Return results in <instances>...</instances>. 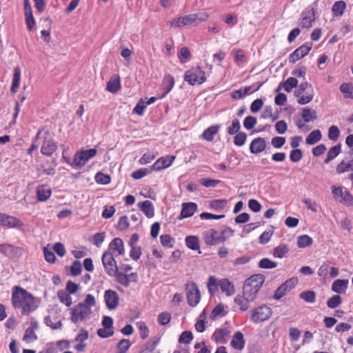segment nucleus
I'll use <instances>...</instances> for the list:
<instances>
[{
	"instance_id": "1",
	"label": "nucleus",
	"mask_w": 353,
	"mask_h": 353,
	"mask_svg": "<svg viewBox=\"0 0 353 353\" xmlns=\"http://www.w3.org/2000/svg\"><path fill=\"white\" fill-rule=\"evenodd\" d=\"M12 304L16 309L21 310L22 315L29 314L39 306V300L20 286H14L12 292Z\"/></svg>"
},
{
	"instance_id": "2",
	"label": "nucleus",
	"mask_w": 353,
	"mask_h": 353,
	"mask_svg": "<svg viewBox=\"0 0 353 353\" xmlns=\"http://www.w3.org/2000/svg\"><path fill=\"white\" fill-rule=\"evenodd\" d=\"M208 15L203 13L190 14L177 18H174L171 22L170 25L173 27L181 28L192 24H198L201 21L207 19Z\"/></svg>"
},
{
	"instance_id": "3",
	"label": "nucleus",
	"mask_w": 353,
	"mask_h": 353,
	"mask_svg": "<svg viewBox=\"0 0 353 353\" xmlns=\"http://www.w3.org/2000/svg\"><path fill=\"white\" fill-rule=\"evenodd\" d=\"M316 0L312 5L307 6L301 13L299 24L303 28H310L312 23L316 20V8L318 4Z\"/></svg>"
},
{
	"instance_id": "4",
	"label": "nucleus",
	"mask_w": 353,
	"mask_h": 353,
	"mask_svg": "<svg viewBox=\"0 0 353 353\" xmlns=\"http://www.w3.org/2000/svg\"><path fill=\"white\" fill-rule=\"evenodd\" d=\"M184 80L191 85L202 84L206 81L205 73L201 67H193L185 72Z\"/></svg>"
},
{
	"instance_id": "5",
	"label": "nucleus",
	"mask_w": 353,
	"mask_h": 353,
	"mask_svg": "<svg viewBox=\"0 0 353 353\" xmlns=\"http://www.w3.org/2000/svg\"><path fill=\"white\" fill-rule=\"evenodd\" d=\"M92 311L85 303H79L72 309L71 321L74 323L84 321L89 318Z\"/></svg>"
},
{
	"instance_id": "6",
	"label": "nucleus",
	"mask_w": 353,
	"mask_h": 353,
	"mask_svg": "<svg viewBox=\"0 0 353 353\" xmlns=\"http://www.w3.org/2000/svg\"><path fill=\"white\" fill-rule=\"evenodd\" d=\"M101 260L107 274L110 276H115L118 270V267L112 253L110 251L104 252Z\"/></svg>"
},
{
	"instance_id": "7",
	"label": "nucleus",
	"mask_w": 353,
	"mask_h": 353,
	"mask_svg": "<svg viewBox=\"0 0 353 353\" xmlns=\"http://www.w3.org/2000/svg\"><path fill=\"white\" fill-rule=\"evenodd\" d=\"M97 153V150L94 148L89 150H82L77 152L73 159V163L75 165L82 167L92 158H93Z\"/></svg>"
},
{
	"instance_id": "8",
	"label": "nucleus",
	"mask_w": 353,
	"mask_h": 353,
	"mask_svg": "<svg viewBox=\"0 0 353 353\" xmlns=\"http://www.w3.org/2000/svg\"><path fill=\"white\" fill-rule=\"evenodd\" d=\"M186 296L190 306L195 307L201 300V294L194 282L188 283L186 286Z\"/></svg>"
},
{
	"instance_id": "9",
	"label": "nucleus",
	"mask_w": 353,
	"mask_h": 353,
	"mask_svg": "<svg viewBox=\"0 0 353 353\" xmlns=\"http://www.w3.org/2000/svg\"><path fill=\"white\" fill-rule=\"evenodd\" d=\"M272 314L271 308L265 305H263L253 310L251 320L255 323L263 322L269 319Z\"/></svg>"
},
{
	"instance_id": "10",
	"label": "nucleus",
	"mask_w": 353,
	"mask_h": 353,
	"mask_svg": "<svg viewBox=\"0 0 353 353\" xmlns=\"http://www.w3.org/2000/svg\"><path fill=\"white\" fill-rule=\"evenodd\" d=\"M57 149V143L53 138L50 136L48 131L44 133L43 143L41 148L42 154L50 157Z\"/></svg>"
},
{
	"instance_id": "11",
	"label": "nucleus",
	"mask_w": 353,
	"mask_h": 353,
	"mask_svg": "<svg viewBox=\"0 0 353 353\" xmlns=\"http://www.w3.org/2000/svg\"><path fill=\"white\" fill-rule=\"evenodd\" d=\"M23 225V222L18 218L0 212V226L8 228H20Z\"/></svg>"
},
{
	"instance_id": "12",
	"label": "nucleus",
	"mask_w": 353,
	"mask_h": 353,
	"mask_svg": "<svg viewBox=\"0 0 353 353\" xmlns=\"http://www.w3.org/2000/svg\"><path fill=\"white\" fill-rule=\"evenodd\" d=\"M298 283L296 278H291L282 283L275 291L274 298L276 300L281 299L288 292L293 289Z\"/></svg>"
},
{
	"instance_id": "13",
	"label": "nucleus",
	"mask_w": 353,
	"mask_h": 353,
	"mask_svg": "<svg viewBox=\"0 0 353 353\" xmlns=\"http://www.w3.org/2000/svg\"><path fill=\"white\" fill-rule=\"evenodd\" d=\"M312 47V43H305L301 45L300 47L296 48L292 53L289 56V62L294 63L296 61L304 57L311 50Z\"/></svg>"
},
{
	"instance_id": "14",
	"label": "nucleus",
	"mask_w": 353,
	"mask_h": 353,
	"mask_svg": "<svg viewBox=\"0 0 353 353\" xmlns=\"http://www.w3.org/2000/svg\"><path fill=\"white\" fill-rule=\"evenodd\" d=\"M203 239L206 245H214L227 240V237L220 236L219 232L214 229H210L203 233Z\"/></svg>"
},
{
	"instance_id": "15",
	"label": "nucleus",
	"mask_w": 353,
	"mask_h": 353,
	"mask_svg": "<svg viewBox=\"0 0 353 353\" xmlns=\"http://www.w3.org/2000/svg\"><path fill=\"white\" fill-rule=\"evenodd\" d=\"M0 252L9 258L19 257L22 255V249L8 243L0 244Z\"/></svg>"
},
{
	"instance_id": "16",
	"label": "nucleus",
	"mask_w": 353,
	"mask_h": 353,
	"mask_svg": "<svg viewBox=\"0 0 353 353\" xmlns=\"http://www.w3.org/2000/svg\"><path fill=\"white\" fill-rule=\"evenodd\" d=\"M104 299L107 307L110 310L115 309L119 304V295L114 290H106L104 293Z\"/></svg>"
},
{
	"instance_id": "17",
	"label": "nucleus",
	"mask_w": 353,
	"mask_h": 353,
	"mask_svg": "<svg viewBox=\"0 0 353 353\" xmlns=\"http://www.w3.org/2000/svg\"><path fill=\"white\" fill-rule=\"evenodd\" d=\"M174 159V156H166L161 157L158 160H157L155 163L152 165V170L155 171H159L163 169L167 168L172 165Z\"/></svg>"
},
{
	"instance_id": "18",
	"label": "nucleus",
	"mask_w": 353,
	"mask_h": 353,
	"mask_svg": "<svg viewBox=\"0 0 353 353\" xmlns=\"http://www.w3.org/2000/svg\"><path fill=\"white\" fill-rule=\"evenodd\" d=\"M196 210V203L193 202L183 203L182 204L181 212L178 217V219L181 220L183 219L190 217L193 216Z\"/></svg>"
},
{
	"instance_id": "19",
	"label": "nucleus",
	"mask_w": 353,
	"mask_h": 353,
	"mask_svg": "<svg viewBox=\"0 0 353 353\" xmlns=\"http://www.w3.org/2000/svg\"><path fill=\"white\" fill-rule=\"evenodd\" d=\"M264 281L265 276L263 274H259L251 276L245 280L244 283L259 292Z\"/></svg>"
},
{
	"instance_id": "20",
	"label": "nucleus",
	"mask_w": 353,
	"mask_h": 353,
	"mask_svg": "<svg viewBox=\"0 0 353 353\" xmlns=\"http://www.w3.org/2000/svg\"><path fill=\"white\" fill-rule=\"evenodd\" d=\"M265 140L261 137L254 139L250 145V150L252 154H259L263 152L266 148Z\"/></svg>"
},
{
	"instance_id": "21",
	"label": "nucleus",
	"mask_w": 353,
	"mask_h": 353,
	"mask_svg": "<svg viewBox=\"0 0 353 353\" xmlns=\"http://www.w3.org/2000/svg\"><path fill=\"white\" fill-rule=\"evenodd\" d=\"M137 205L148 218H152L154 216V208L150 201L146 200L142 202H139Z\"/></svg>"
},
{
	"instance_id": "22",
	"label": "nucleus",
	"mask_w": 353,
	"mask_h": 353,
	"mask_svg": "<svg viewBox=\"0 0 353 353\" xmlns=\"http://www.w3.org/2000/svg\"><path fill=\"white\" fill-rule=\"evenodd\" d=\"M245 344L243 334L241 332H236L233 335V338L230 342L231 346L238 350H242Z\"/></svg>"
},
{
	"instance_id": "23",
	"label": "nucleus",
	"mask_w": 353,
	"mask_h": 353,
	"mask_svg": "<svg viewBox=\"0 0 353 353\" xmlns=\"http://www.w3.org/2000/svg\"><path fill=\"white\" fill-rule=\"evenodd\" d=\"M347 279H336L332 284V290L336 293H344L348 285Z\"/></svg>"
},
{
	"instance_id": "24",
	"label": "nucleus",
	"mask_w": 353,
	"mask_h": 353,
	"mask_svg": "<svg viewBox=\"0 0 353 353\" xmlns=\"http://www.w3.org/2000/svg\"><path fill=\"white\" fill-rule=\"evenodd\" d=\"M174 83H175L174 79L171 74H168L165 75V77L163 78L164 93L161 96H160L159 98L163 99V97H165L172 90V89L173 88V87L174 85Z\"/></svg>"
},
{
	"instance_id": "25",
	"label": "nucleus",
	"mask_w": 353,
	"mask_h": 353,
	"mask_svg": "<svg viewBox=\"0 0 353 353\" xmlns=\"http://www.w3.org/2000/svg\"><path fill=\"white\" fill-rule=\"evenodd\" d=\"M121 89L120 78L118 75L112 77L107 83L106 90L112 93H116Z\"/></svg>"
},
{
	"instance_id": "26",
	"label": "nucleus",
	"mask_w": 353,
	"mask_h": 353,
	"mask_svg": "<svg viewBox=\"0 0 353 353\" xmlns=\"http://www.w3.org/2000/svg\"><path fill=\"white\" fill-rule=\"evenodd\" d=\"M219 286L221 291L225 292L227 296H231L234 293V288L232 283L228 279H223L219 281Z\"/></svg>"
},
{
	"instance_id": "27",
	"label": "nucleus",
	"mask_w": 353,
	"mask_h": 353,
	"mask_svg": "<svg viewBox=\"0 0 353 353\" xmlns=\"http://www.w3.org/2000/svg\"><path fill=\"white\" fill-rule=\"evenodd\" d=\"M51 190L46 185H40L37 189V199L40 201H45L51 196Z\"/></svg>"
},
{
	"instance_id": "28",
	"label": "nucleus",
	"mask_w": 353,
	"mask_h": 353,
	"mask_svg": "<svg viewBox=\"0 0 353 353\" xmlns=\"http://www.w3.org/2000/svg\"><path fill=\"white\" fill-rule=\"evenodd\" d=\"M341 152V143H339L332 147L327 153V157L324 160L325 164L329 163L332 160L335 159Z\"/></svg>"
},
{
	"instance_id": "29",
	"label": "nucleus",
	"mask_w": 353,
	"mask_h": 353,
	"mask_svg": "<svg viewBox=\"0 0 353 353\" xmlns=\"http://www.w3.org/2000/svg\"><path fill=\"white\" fill-rule=\"evenodd\" d=\"M186 246L192 250H199V253L201 252L199 250V239L196 236H188L185 239Z\"/></svg>"
},
{
	"instance_id": "30",
	"label": "nucleus",
	"mask_w": 353,
	"mask_h": 353,
	"mask_svg": "<svg viewBox=\"0 0 353 353\" xmlns=\"http://www.w3.org/2000/svg\"><path fill=\"white\" fill-rule=\"evenodd\" d=\"M109 249L113 250L118 252L119 255L124 254V245L121 239L117 237L114 238L109 244Z\"/></svg>"
},
{
	"instance_id": "31",
	"label": "nucleus",
	"mask_w": 353,
	"mask_h": 353,
	"mask_svg": "<svg viewBox=\"0 0 353 353\" xmlns=\"http://www.w3.org/2000/svg\"><path fill=\"white\" fill-rule=\"evenodd\" d=\"M258 291L254 290L251 287L248 286V285H245L244 283L243 287V299L247 301V302H251L254 300Z\"/></svg>"
},
{
	"instance_id": "32",
	"label": "nucleus",
	"mask_w": 353,
	"mask_h": 353,
	"mask_svg": "<svg viewBox=\"0 0 353 353\" xmlns=\"http://www.w3.org/2000/svg\"><path fill=\"white\" fill-rule=\"evenodd\" d=\"M229 334V331L226 328H219L216 330L212 337L216 343H225V337Z\"/></svg>"
},
{
	"instance_id": "33",
	"label": "nucleus",
	"mask_w": 353,
	"mask_h": 353,
	"mask_svg": "<svg viewBox=\"0 0 353 353\" xmlns=\"http://www.w3.org/2000/svg\"><path fill=\"white\" fill-rule=\"evenodd\" d=\"M301 117L305 123H309L317 119L316 112L307 108H302Z\"/></svg>"
},
{
	"instance_id": "34",
	"label": "nucleus",
	"mask_w": 353,
	"mask_h": 353,
	"mask_svg": "<svg viewBox=\"0 0 353 353\" xmlns=\"http://www.w3.org/2000/svg\"><path fill=\"white\" fill-rule=\"evenodd\" d=\"M345 8V2L343 1H338L333 4L332 7V12H333L334 16L341 17L343 14Z\"/></svg>"
},
{
	"instance_id": "35",
	"label": "nucleus",
	"mask_w": 353,
	"mask_h": 353,
	"mask_svg": "<svg viewBox=\"0 0 353 353\" xmlns=\"http://www.w3.org/2000/svg\"><path fill=\"white\" fill-rule=\"evenodd\" d=\"M322 134L319 130L312 131L306 137L305 142L308 145H314L321 139Z\"/></svg>"
},
{
	"instance_id": "36",
	"label": "nucleus",
	"mask_w": 353,
	"mask_h": 353,
	"mask_svg": "<svg viewBox=\"0 0 353 353\" xmlns=\"http://www.w3.org/2000/svg\"><path fill=\"white\" fill-rule=\"evenodd\" d=\"M20 78H21V70L19 67H16L14 70L13 79H12L11 88H10V92L12 94L16 93L17 90L19 88Z\"/></svg>"
},
{
	"instance_id": "37",
	"label": "nucleus",
	"mask_w": 353,
	"mask_h": 353,
	"mask_svg": "<svg viewBox=\"0 0 353 353\" xmlns=\"http://www.w3.org/2000/svg\"><path fill=\"white\" fill-rule=\"evenodd\" d=\"M219 129V125H212V126L209 127L208 128L205 130L204 132H203V134H202L203 138L208 141H212L213 138H214V135H215L218 132Z\"/></svg>"
},
{
	"instance_id": "38",
	"label": "nucleus",
	"mask_w": 353,
	"mask_h": 353,
	"mask_svg": "<svg viewBox=\"0 0 353 353\" xmlns=\"http://www.w3.org/2000/svg\"><path fill=\"white\" fill-rule=\"evenodd\" d=\"M57 296L60 302L64 303L67 307H70L72 305V298L70 296V294H68L65 291L63 290H59L57 292Z\"/></svg>"
},
{
	"instance_id": "39",
	"label": "nucleus",
	"mask_w": 353,
	"mask_h": 353,
	"mask_svg": "<svg viewBox=\"0 0 353 353\" xmlns=\"http://www.w3.org/2000/svg\"><path fill=\"white\" fill-rule=\"evenodd\" d=\"M226 315V312L224 310L223 304L217 305L212 311L210 314V319L211 320H215L218 316H224Z\"/></svg>"
},
{
	"instance_id": "40",
	"label": "nucleus",
	"mask_w": 353,
	"mask_h": 353,
	"mask_svg": "<svg viewBox=\"0 0 353 353\" xmlns=\"http://www.w3.org/2000/svg\"><path fill=\"white\" fill-rule=\"evenodd\" d=\"M349 170H353V159L347 163L344 161H342L336 167V172L338 174H342Z\"/></svg>"
},
{
	"instance_id": "41",
	"label": "nucleus",
	"mask_w": 353,
	"mask_h": 353,
	"mask_svg": "<svg viewBox=\"0 0 353 353\" xmlns=\"http://www.w3.org/2000/svg\"><path fill=\"white\" fill-rule=\"evenodd\" d=\"M312 243V239L307 234L301 235L299 236L297 239V246L301 248L308 247L311 245Z\"/></svg>"
},
{
	"instance_id": "42",
	"label": "nucleus",
	"mask_w": 353,
	"mask_h": 353,
	"mask_svg": "<svg viewBox=\"0 0 353 353\" xmlns=\"http://www.w3.org/2000/svg\"><path fill=\"white\" fill-rule=\"evenodd\" d=\"M340 91L345 94V99H353V85L352 83H342L340 85Z\"/></svg>"
},
{
	"instance_id": "43",
	"label": "nucleus",
	"mask_w": 353,
	"mask_h": 353,
	"mask_svg": "<svg viewBox=\"0 0 353 353\" xmlns=\"http://www.w3.org/2000/svg\"><path fill=\"white\" fill-rule=\"evenodd\" d=\"M289 252L287 245L281 244L273 250V256L276 258H283Z\"/></svg>"
},
{
	"instance_id": "44",
	"label": "nucleus",
	"mask_w": 353,
	"mask_h": 353,
	"mask_svg": "<svg viewBox=\"0 0 353 353\" xmlns=\"http://www.w3.org/2000/svg\"><path fill=\"white\" fill-rule=\"evenodd\" d=\"M159 341V339L148 341L142 347L140 353H151L156 348Z\"/></svg>"
},
{
	"instance_id": "45",
	"label": "nucleus",
	"mask_w": 353,
	"mask_h": 353,
	"mask_svg": "<svg viewBox=\"0 0 353 353\" xmlns=\"http://www.w3.org/2000/svg\"><path fill=\"white\" fill-rule=\"evenodd\" d=\"M342 303L341 297L339 294L333 295L327 301V306L330 309H334L339 307Z\"/></svg>"
},
{
	"instance_id": "46",
	"label": "nucleus",
	"mask_w": 353,
	"mask_h": 353,
	"mask_svg": "<svg viewBox=\"0 0 353 353\" xmlns=\"http://www.w3.org/2000/svg\"><path fill=\"white\" fill-rule=\"evenodd\" d=\"M299 296L309 303H313L316 300V294L312 290L304 291L299 294Z\"/></svg>"
},
{
	"instance_id": "47",
	"label": "nucleus",
	"mask_w": 353,
	"mask_h": 353,
	"mask_svg": "<svg viewBox=\"0 0 353 353\" xmlns=\"http://www.w3.org/2000/svg\"><path fill=\"white\" fill-rule=\"evenodd\" d=\"M298 85V80L294 77H289L283 83V87L285 91L290 92L292 88Z\"/></svg>"
},
{
	"instance_id": "48",
	"label": "nucleus",
	"mask_w": 353,
	"mask_h": 353,
	"mask_svg": "<svg viewBox=\"0 0 353 353\" xmlns=\"http://www.w3.org/2000/svg\"><path fill=\"white\" fill-rule=\"evenodd\" d=\"M193 339V334L190 331L183 332L179 337V343L189 344Z\"/></svg>"
},
{
	"instance_id": "49",
	"label": "nucleus",
	"mask_w": 353,
	"mask_h": 353,
	"mask_svg": "<svg viewBox=\"0 0 353 353\" xmlns=\"http://www.w3.org/2000/svg\"><path fill=\"white\" fill-rule=\"evenodd\" d=\"M160 241L163 247L172 248L175 240L170 234H163L160 236Z\"/></svg>"
},
{
	"instance_id": "50",
	"label": "nucleus",
	"mask_w": 353,
	"mask_h": 353,
	"mask_svg": "<svg viewBox=\"0 0 353 353\" xmlns=\"http://www.w3.org/2000/svg\"><path fill=\"white\" fill-rule=\"evenodd\" d=\"M277 265L276 262L271 261L268 258H263L259 262V266L263 269H273Z\"/></svg>"
},
{
	"instance_id": "51",
	"label": "nucleus",
	"mask_w": 353,
	"mask_h": 353,
	"mask_svg": "<svg viewBox=\"0 0 353 353\" xmlns=\"http://www.w3.org/2000/svg\"><path fill=\"white\" fill-rule=\"evenodd\" d=\"M117 281L125 287H128L130 283V279L128 278V275L123 274L122 272H117V274H115Z\"/></svg>"
},
{
	"instance_id": "52",
	"label": "nucleus",
	"mask_w": 353,
	"mask_h": 353,
	"mask_svg": "<svg viewBox=\"0 0 353 353\" xmlns=\"http://www.w3.org/2000/svg\"><path fill=\"white\" fill-rule=\"evenodd\" d=\"M95 181L97 183L107 185L110 183L111 178L109 175L102 172H98L95 175Z\"/></svg>"
},
{
	"instance_id": "53",
	"label": "nucleus",
	"mask_w": 353,
	"mask_h": 353,
	"mask_svg": "<svg viewBox=\"0 0 353 353\" xmlns=\"http://www.w3.org/2000/svg\"><path fill=\"white\" fill-rule=\"evenodd\" d=\"M246 139H247L246 133L243 132H239L236 133V134L234 137V143L236 146H242L245 144Z\"/></svg>"
},
{
	"instance_id": "54",
	"label": "nucleus",
	"mask_w": 353,
	"mask_h": 353,
	"mask_svg": "<svg viewBox=\"0 0 353 353\" xmlns=\"http://www.w3.org/2000/svg\"><path fill=\"white\" fill-rule=\"evenodd\" d=\"M137 326L140 331V336L142 339H146L149 335V329L143 321L137 323Z\"/></svg>"
},
{
	"instance_id": "55",
	"label": "nucleus",
	"mask_w": 353,
	"mask_h": 353,
	"mask_svg": "<svg viewBox=\"0 0 353 353\" xmlns=\"http://www.w3.org/2000/svg\"><path fill=\"white\" fill-rule=\"evenodd\" d=\"M130 346V341L125 339H121L117 344L118 353H126Z\"/></svg>"
},
{
	"instance_id": "56",
	"label": "nucleus",
	"mask_w": 353,
	"mask_h": 353,
	"mask_svg": "<svg viewBox=\"0 0 353 353\" xmlns=\"http://www.w3.org/2000/svg\"><path fill=\"white\" fill-rule=\"evenodd\" d=\"M171 319V314L169 312H163L159 314L158 316V323L161 325H165L168 324Z\"/></svg>"
},
{
	"instance_id": "57",
	"label": "nucleus",
	"mask_w": 353,
	"mask_h": 353,
	"mask_svg": "<svg viewBox=\"0 0 353 353\" xmlns=\"http://www.w3.org/2000/svg\"><path fill=\"white\" fill-rule=\"evenodd\" d=\"M240 129H241L240 122L237 119H235L232 121V125L228 128V133L230 135H234V134L239 132Z\"/></svg>"
},
{
	"instance_id": "58",
	"label": "nucleus",
	"mask_w": 353,
	"mask_h": 353,
	"mask_svg": "<svg viewBox=\"0 0 353 353\" xmlns=\"http://www.w3.org/2000/svg\"><path fill=\"white\" fill-rule=\"evenodd\" d=\"M257 123L256 119L253 116H248L243 121V126L247 130H252Z\"/></svg>"
},
{
	"instance_id": "59",
	"label": "nucleus",
	"mask_w": 353,
	"mask_h": 353,
	"mask_svg": "<svg viewBox=\"0 0 353 353\" xmlns=\"http://www.w3.org/2000/svg\"><path fill=\"white\" fill-rule=\"evenodd\" d=\"M37 339V336L35 334V332L33 331V329H26L25 331V334L23 337V340L27 343L36 341Z\"/></svg>"
},
{
	"instance_id": "60",
	"label": "nucleus",
	"mask_w": 353,
	"mask_h": 353,
	"mask_svg": "<svg viewBox=\"0 0 353 353\" xmlns=\"http://www.w3.org/2000/svg\"><path fill=\"white\" fill-rule=\"evenodd\" d=\"M303 158V152L300 149H294L290 152V159L294 163L299 162Z\"/></svg>"
},
{
	"instance_id": "61",
	"label": "nucleus",
	"mask_w": 353,
	"mask_h": 353,
	"mask_svg": "<svg viewBox=\"0 0 353 353\" xmlns=\"http://www.w3.org/2000/svg\"><path fill=\"white\" fill-rule=\"evenodd\" d=\"M340 134V131L336 125H332L328 130V138L332 141L338 139Z\"/></svg>"
},
{
	"instance_id": "62",
	"label": "nucleus",
	"mask_w": 353,
	"mask_h": 353,
	"mask_svg": "<svg viewBox=\"0 0 353 353\" xmlns=\"http://www.w3.org/2000/svg\"><path fill=\"white\" fill-rule=\"evenodd\" d=\"M82 271V265L79 261H74L70 268V273L72 276H76L81 274Z\"/></svg>"
},
{
	"instance_id": "63",
	"label": "nucleus",
	"mask_w": 353,
	"mask_h": 353,
	"mask_svg": "<svg viewBox=\"0 0 353 353\" xmlns=\"http://www.w3.org/2000/svg\"><path fill=\"white\" fill-rule=\"evenodd\" d=\"M220 183V180L212 179L208 178H204L200 180V184L206 188L215 187Z\"/></svg>"
},
{
	"instance_id": "64",
	"label": "nucleus",
	"mask_w": 353,
	"mask_h": 353,
	"mask_svg": "<svg viewBox=\"0 0 353 353\" xmlns=\"http://www.w3.org/2000/svg\"><path fill=\"white\" fill-rule=\"evenodd\" d=\"M97 333L99 337L105 339L112 336L114 334V331L112 329L105 328L103 327V328L98 329Z\"/></svg>"
}]
</instances>
